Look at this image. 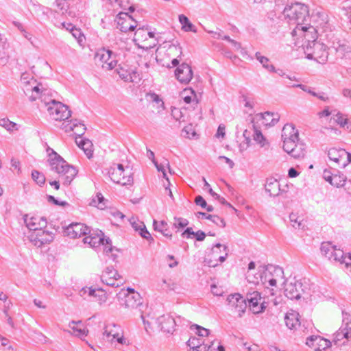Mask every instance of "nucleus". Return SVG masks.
Masks as SVG:
<instances>
[{"mask_svg":"<svg viewBox=\"0 0 351 351\" xmlns=\"http://www.w3.org/2000/svg\"><path fill=\"white\" fill-rule=\"evenodd\" d=\"M283 15L288 22L295 25L292 31V36L296 40L316 39V29L313 26H307L305 22L309 19L308 8L305 4L295 3L287 6L283 11Z\"/></svg>","mask_w":351,"mask_h":351,"instance_id":"nucleus-1","label":"nucleus"},{"mask_svg":"<svg viewBox=\"0 0 351 351\" xmlns=\"http://www.w3.org/2000/svg\"><path fill=\"white\" fill-rule=\"evenodd\" d=\"M283 149L294 158H302L305 156L304 144L299 141L298 131L292 124H286L282 130Z\"/></svg>","mask_w":351,"mask_h":351,"instance_id":"nucleus-2","label":"nucleus"},{"mask_svg":"<svg viewBox=\"0 0 351 351\" xmlns=\"http://www.w3.org/2000/svg\"><path fill=\"white\" fill-rule=\"evenodd\" d=\"M49 164L51 170L59 175V180L65 186H69L77 174L78 171L68 164L60 155L53 151L50 155Z\"/></svg>","mask_w":351,"mask_h":351,"instance_id":"nucleus-3","label":"nucleus"},{"mask_svg":"<svg viewBox=\"0 0 351 351\" xmlns=\"http://www.w3.org/2000/svg\"><path fill=\"white\" fill-rule=\"evenodd\" d=\"M316 39H302L295 40V45L302 47L308 59L314 60L319 64H325L328 60V52L327 47L321 43L315 42Z\"/></svg>","mask_w":351,"mask_h":351,"instance_id":"nucleus-4","label":"nucleus"},{"mask_svg":"<svg viewBox=\"0 0 351 351\" xmlns=\"http://www.w3.org/2000/svg\"><path fill=\"white\" fill-rule=\"evenodd\" d=\"M121 45H122L120 47L121 51H113L104 48L98 50L95 55L96 62L106 71L113 69L117 66V62L121 60V57H125L123 51L125 43L122 42Z\"/></svg>","mask_w":351,"mask_h":351,"instance_id":"nucleus-5","label":"nucleus"},{"mask_svg":"<svg viewBox=\"0 0 351 351\" xmlns=\"http://www.w3.org/2000/svg\"><path fill=\"white\" fill-rule=\"evenodd\" d=\"M40 108H45L50 118L55 121H65L71 115L67 106L54 99H50L49 101L42 100Z\"/></svg>","mask_w":351,"mask_h":351,"instance_id":"nucleus-6","label":"nucleus"},{"mask_svg":"<svg viewBox=\"0 0 351 351\" xmlns=\"http://www.w3.org/2000/svg\"><path fill=\"white\" fill-rule=\"evenodd\" d=\"M108 173L110 180L123 186L130 185L133 183L131 170L129 168L124 169L121 164H113L108 169Z\"/></svg>","mask_w":351,"mask_h":351,"instance_id":"nucleus-7","label":"nucleus"},{"mask_svg":"<svg viewBox=\"0 0 351 351\" xmlns=\"http://www.w3.org/2000/svg\"><path fill=\"white\" fill-rule=\"evenodd\" d=\"M247 300L250 310L255 314L261 313L267 306L265 304L269 302V301L265 302V298H262L258 291L247 293ZM270 302H272L274 305L278 304L276 299H271Z\"/></svg>","mask_w":351,"mask_h":351,"instance_id":"nucleus-8","label":"nucleus"},{"mask_svg":"<svg viewBox=\"0 0 351 351\" xmlns=\"http://www.w3.org/2000/svg\"><path fill=\"white\" fill-rule=\"evenodd\" d=\"M104 337L106 339L113 343L117 342L121 345L126 344V340L123 337V332L121 327L114 324H108L106 325L104 332Z\"/></svg>","mask_w":351,"mask_h":351,"instance_id":"nucleus-9","label":"nucleus"},{"mask_svg":"<svg viewBox=\"0 0 351 351\" xmlns=\"http://www.w3.org/2000/svg\"><path fill=\"white\" fill-rule=\"evenodd\" d=\"M312 24H306L307 26H313L316 29V39L317 38L318 32L321 33L326 32L328 29V15L325 12L320 10L314 11L308 19Z\"/></svg>","mask_w":351,"mask_h":351,"instance_id":"nucleus-10","label":"nucleus"},{"mask_svg":"<svg viewBox=\"0 0 351 351\" xmlns=\"http://www.w3.org/2000/svg\"><path fill=\"white\" fill-rule=\"evenodd\" d=\"M328 156L339 167L344 168L351 162V154L344 149L331 148L328 152Z\"/></svg>","mask_w":351,"mask_h":351,"instance_id":"nucleus-11","label":"nucleus"},{"mask_svg":"<svg viewBox=\"0 0 351 351\" xmlns=\"http://www.w3.org/2000/svg\"><path fill=\"white\" fill-rule=\"evenodd\" d=\"M284 293L291 300L300 299L304 293L302 283L295 278L287 280L284 282Z\"/></svg>","mask_w":351,"mask_h":351,"instance_id":"nucleus-12","label":"nucleus"},{"mask_svg":"<svg viewBox=\"0 0 351 351\" xmlns=\"http://www.w3.org/2000/svg\"><path fill=\"white\" fill-rule=\"evenodd\" d=\"M27 237L34 245L41 247L44 244L51 243L54 239V234L51 232L41 229L36 232H28Z\"/></svg>","mask_w":351,"mask_h":351,"instance_id":"nucleus-13","label":"nucleus"},{"mask_svg":"<svg viewBox=\"0 0 351 351\" xmlns=\"http://www.w3.org/2000/svg\"><path fill=\"white\" fill-rule=\"evenodd\" d=\"M117 28L122 32H133L137 26V23L132 17L125 12H120L115 19Z\"/></svg>","mask_w":351,"mask_h":351,"instance_id":"nucleus-14","label":"nucleus"},{"mask_svg":"<svg viewBox=\"0 0 351 351\" xmlns=\"http://www.w3.org/2000/svg\"><path fill=\"white\" fill-rule=\"evenodd\" d=\"M125 307L132 311L134 315H141L143 312L145 306L143 304L142 298L138 293L133 292L125 296Z\"/></svg>","mask_w":351,"mask_h":351,"instance_id":"nucleus-15","label":"nucleus"},{"mask_svg":"<svg viewBox=\"0 0 351 351\" xmlns=\"http://www.w3.org/2000/svg\"><path fill=\"white\" fill-rule=\"evenodd\" d=\"M321 254L330 261L337 263L343 257V252L330 242H323L320 247Z\"/></svg>","mask_w":351,"mask_h":351,"instance_id":"nucleus-16","label":"nucleus"},{"mask_svg":"<svg viewBox=\"0 0 351 351\" xmlns=\"http://www.w3.org/2000/svg\"><path fill=\"white\" fill-rule=\"evenodd\" d=\"M227 302L231 310L237 313L240 317L245 312L247 308L245 299H244L239 293H234L228 295Z\"/></svg>","mask_w":351,"mask_h":351,"instance_id":"nucleus-17","label":"nucleus"},{"mask_svg":"<svg viewBox=\"0 0 351 351\" xmlns=\"http://www.w3.org/2000/svg\"><path fill=\"white\" fill-rule=\"evenodd\" d=\"M22 86L25 94L31 101H36L41 97L43 86L38 83L36 80H31L27 84L22 85Z\"/></svg>","mask_w":351,"mask_h":351,"instance_id":"nucleus-18","label":"nucleus"},{"mask_svg":"<svg viewBox=\"0 0 351 351\" xmlns=\"http://www.w3.org/2000/svg\"><path fill=\"white\" fill-rule=\"evenodd\" d=\"M101 280L103 283L112 287H118L123 284L120 276L113 267H107L103 272Z\"/></svg>","mask_w":351,"mask_h":351,"instance_id":"nucleus-19","label":"nucleus"},{"mask_svg":"<svg viewBox=\"0 0 351 351\" xmlns=\"http://www.w3.org/2000/svg\"><path fill=\"white\" fill-rule=\"evenodd\" d=\"M306 344L314 351H328L331 346V342L329 340L318 335L308 337Z\"/></svg>","mask_w":351,"mask_h":351,"instance_id":"nucleus-20","label":"nucleus"},{"mask_svg":"<svg viewBox=\"0 0 351 351\" xmlns=\"http://www.w3.org/2000/svg\"><path fill=\"white\" fill-rule=\"evenodd\" d=\"M64 233L68 237L75 239L87 235L88 233H90V228L84 223H73L65 228Z\"/></svg>","mask_w":351,"mask_h":351,"instance_id":"nucleus-21","label":"nucleus"},{"mask_svg":"<svg viewBox=\"0 0 351 351\" xmlns=\"http://www.w3.org/2000/svg\"><path fill=\"white\" fill-rule=\"evenodd\" d=\"M176 79L182 84H186L190 82L193 77V71L191 67L183 63L178 66L175 71Z\"/></svg>","mask_w":351,"mask_h":351,"instance_id":"nucleus-22","label":"nucleus"},{"mask_svg":"<svg viewBox=\"0 0 351 351\" xmlns=\"http://www.w3.org/2000/svg\"><path fill=\"white\" fill-rule=\"evenodd\" d=\"M24 221L29 229V232L38 231L45 228L47 226V220L44 217H28L25 215L24 217Z\"/></svg>","mask_w":351,"mask_h":351,"instance_id":"nucleus-23","label":"nucleus"},{"mask_svg":"<svg viewBox=\"0 0 351 351\" xmlns=\"http://www.w3.org/2000/svg\"><path fill=\"white\" fill-rule=\"evenodd\" d=\"M323 178L326 182L337 188L344 186L346 182V177L343 174H333L328 170L324 171Z\"/></svg>","mask_w":351,"mask_h":351,"instance_id":"nucleus-24","label":"nucleus"},{"mask_svg":"<svg viewBox=\"0 0 351 351\" xmlns=\"http://www.w3.org/2000/svg\"><path fill=\"white\" fill-rule=\"evenodd\" d=\"M104 234L101 231L88 233L84 238V244H88L90 247L95 248L101 244H104Z\"/></svg>","mask_w":351,"mask_h":351,"instance_id":"nucleus-25","label":"nucleus"},{"mask_svg":"<svg viewBox=\"0 0 351 351\" xmlns=\"http://www.w3.org/2000/svg\"><path fill=\"white\" fill-rule=\"evenodd\" d=\"M167 54L169 58H173L171 66H176L179 64V60L178 58L181 57L182 50L178 41L169 45L167 49Z\"/></svg>","mask_w":351,"mask_h":351,"instance_id":"nucleus-26","label":"nucleus"},{"mask_svg":"<svg viewBox=\"0 0 351 351\" xmlns=\"http://www.w3.org/2000/svg\"><path fill=\"white\" fill-rule=\"evenodd\" d=\"M228 255V249L226 245L220 243L215 245L211 250V256L215 261H219L223 263L226 261Z\"/></svg>","mask_w":351,"mask_h":351,"instance_id":"nucleus-27","label":"nucleus"},{"mask_svg":"<svg viewBox=\"0 0 351 351\" xmlns=\"http://www.w3.org/2000/svg\"><path fill=\"white\" fill-rule=\"evenodd\" d=\"M158 326L167 333H172L175 330L176 322L169 315H164L158 317Z\"/></svg>","mask_w":351,"mask_h":351,"instance_id":"nucleus-28","label":"nucleus"},{"mask_svg":"<svg viewBox=\"0 0 351 351\" xmlns=\"http://www.w3.org/2000/svg\"><path fill=\"white\" fill-rule=\"evenodd\" d=\"M69 327L71 329L69 332L81 339L87 336L88 330L84 326L82 321H72L69 324Z\"/></svg>","mask_w":351,"mask_h":351,"instance_id":"nucleus-29","label":"nucleus"},{"mask_svg":"<svg viewBox=\"0 0 351 351\" xmlns=\"http://www.w3.org/2000/svg\"><path fill=\"white\" fill-rule=\"evenodd\" d=\"M332 49L335 51L337 58H346L351 53V47L345 42L338 41L333 43Z\"/></svg>","mask_w":351,"mask_h":351,"instance_id":"nucleus-30","label":"nucleus"},{"mask_svg":"<svg viewBox=\"0 0 351 351\" xmlns=\"http://www.w3.org/2000/svg\"><path fill=\"white\" fill-rule=\"evenodd\" d=\"M131 226L135 231L138 232L139 234L147 240L152 239L150 233L147 231L145 225L141 221L132 217L130 220Z\"/></svg>","mask_w":351,"mask_h":351,"instance_id":"nucleus-31","label":"nucleus"},{"mask_svg":"<svg viewBox=\"0 0 351 351\" xmlns=\"http://www.w3.org/2000/svg\"><path fill=\"white\" fill-rule=\"evenodd\" d=\"M286 326L289 329H295L300 326L299 313L294 311L288 312L285 317Z\"/></svg>","mask_w":351,"mask_h":351,"instance_id":"nucleus-32","label":"nucleus"},{"mask_svg":"<svg viewBox=\"0 0 351 351\" xmlns=\"http://www.w3.org/2000/svg\"><path fill=\"white\" fill-rule=\"evenodd\" d=\"M340 330L346 335V339H351V315L342 311V324Z\"/></svg>","mask_w":351,"mask_h":351,"instance_id":"nucleus-33","label":"nucleus"},{"mask_svg":"<svg viewBox=\"0 0 351 351\" xmlns=\"http://www.w3.org/2000/svg\"><path fill=\"white\" fill-rule=\"evenodd\" d=\"M290 223L295 229L303 230L306 226L304 218L298 213H291L289 215Z\"/></svg>","mask_w":351,"mask_h":351,"instance_id":"nucleus-34","label":"nucleus"},{"mask_svg":"<svg viewBox=\"0 0 351 351\" xmlns=\"http://www.w3.org/2000/svg\"><path fill=\"white\" fill-rule=\"evenodd\" d=\"M154 33L147 31L143 28H138L134 33V41L139 47V44L145 43L147 38L152 37Z\"/></svg>","mask_w":351,"mask_h":351,"instance_id":"nucleus-35","label":"nucleus"},{"mask_svg":"<svg viewBox=\"0 0 351 351\" xmlns=\"http://www.w3.org/2000/svg\"><path fill=\"white\" fill-rule=\"evenodd\" d=\"M265 190L271 196H277L280 193V184L274 178L267 179L265 184Z\"/></svg>","mask_w":351,"mask_h":351,"instance_id":"nucleus-36","label":"nucleus"},{"mask_svg":"<svg viewBox=\"0 0 351 351\" xmlns=\"http://www.w3.org/2000/svg\"><path fill=\"white\" fill-rule=\"evenodd\" d=\"M76 143L84 152L88 158L93 156V143L88 139H81L79 141L76 140Z\"/></svg>","mask_w":351,"mask_h":351,"instance_id":"nucleus-37","label":"nucleus"},{"mask_svg":"<svg viewBox=\"0 0 351 351\" xmlns=\"http://www.w3.org/2000/svg\"><path fill=\"white\" fill-rule=\"evenodd\" d=\"M140 316L142 319L146 331L148 332L149 329H151L152 328V326L154 324L158 326V317L156 319L150 313L145 315L143 312L140 315Z\"/></svg>","mask_w":351,"mask_h":351,"instance_id":"nucleus-38","label":"nucleus"},{"mask_svg":"<svg viewBox=\"0 0 351 351\" xmlns=\"http://www.w3.org/2000/svg\"><path fill=\"white\" fill-rule=\"evenodd\" d=\"M196 216L198 218L202 217H204L207 219H209L212 222L215 223L217 226L221 227V228H223L226 226V223H225L224 220L217 215H208V214H206L203 212H197L196 213Z\"/></svg>","mask_w":351,"mask_h":351,"instance_id":"nucleus-39","label":"nucleus"},{"mask_svg":"<svg viewBox=\"0 0 351 351\" xmlns=\"http://www.w3.org/2000/svg\"><path fill=\"white\" fill-rule=\"evenodd\" d=\"M256 59L262 64L263 67L270 71H276L275 66L270 63V60L268 58L263 56L260 52L255 53Z\"/></svg>","mask_w":351,"mask_h":351,"instance_id":"nucleus-40","label":"nucleus"},{"mask_svg":"<svg viewBox=\"0 0 351 351\" xmlns=\"http://www.w3.org/2000/svg\"><path fill=\"white\" fill-rule=\"evenodd\" d=\"M255 269V263L251 261L248 264V271L246 274V278L250 282L256 284L258 282V279L262 280L261 274H254L253 270Z\"/></svg>","mask_w":351,"mask_h":351,"instance_id":"nucleus-41","label":"nucleus"},{"mask_svg":"<svg viewBox=\"0 0 351 351\" xmlns=\"http://www.w3.org/2000/svg\"><path fill=\"white\" fill-rule=\"evenodd\" d=\"M153 226L155 230L161 232L165 237H171V234L168 230V224L165 221H157L154 220Z\"/></svg>","mask_w":351,"mask_h":351,"instance_id":"nucleus-42","label":"nucleus"},{"mask_svg":"<svg viewBox=\"0 0 351 351\" xmlns=\"http://www.w3.org/2000/svg\"><path fill=\"white\" fill-rule=\"evenodd\" d=\"M261 116L263 119V123L265 125H274L278 121V115L272 112H265Z\"/></svg>","mask_w":351,"mask_h":351,"instance_id":"nucleus-43","label":"nucleus"},{"mask_svg":"<svg viewBox=\"0 0 351 351\" xmlns=\"http://www.w3.org/2000/svg\"><path fill=\"white\" fill-rule=\"evenodd\" d=\"M295 86H299L301 90L303 91L310 94L311 95L317 97L318 99L324 101H327L328 100V97H326L324 93H316L314 90L313 88L307 86L306 85H296Z\"/></svg>","mask_w":351,"mask_h":351,"instance_id":"nucleus-44","label":"nucleus"},{"mask_svg":"<svg viewBox=\"0 0 351 351\" xmlns=\"http://www.w3.org/2000/svg\"><path fill=\"white\" fill-rule=\"evenodd\" d=\"M94 292L95 293L91 296L94 298V301L98 302L99 304H102L107 301L108 295L104 289L94 288Z\"/></svg>","mask_w":351,"mask_h":351,"instance_id":"nucleus-45","label":"nucleus"},{"mask_svg":"<svg viewBox=\"0 0 351 351\" xmlns=\"http://www.w3.org/2000/svg\"><path fill=\"white\" fill-rule=\"evenodd\" d=\"M153 163L154 164L155 167H156L157 170L158 171H161L162 173L163 178L166 179V180L168 182V185L170 184L169 178H167V173H166V168L169 169V171L170 173H171V170L170 168L169 162L167 160H165L163 163L158 164L155 160H153Z\"/></svg>","mask_w":351,"mask_h":351,"instance_id":"nucleus-46","label":"nucleus"},{"mask_svg":"<svg viewBox=\"0 0 351 351\" xmlns=\"http://www.w3.org/2000/svg\"><path fill=\"white\" fill-rule=\"evenodd\" d=\"M179 22L182 25V29L185 32H196L194 25L189 21V19L184 14L179 15Z\"/></svg>","mask_w":351,"mask_h":351,"instance_id":"nucleus-47","label":"nucleus"},{"mask_svg":"<svg viewBox=\"0 0 351 351\" xmlns=\"http://www.w3.org/2000/svg\"><path fill=\"white\" fill-rule=\"evenodd\" d=\"M254 134L253 139L256 141L261 147H263L268 144L267 139L263 135L261 130L253 126Z\"/></svg>","mask_w":351,"mask_h":351,"instance_id":"nucleus-48","label":"nucleus"},{"mask_svg":"<svg viewBox=\"0 0 351 351\" xmlns=\"http://www.w3.org/2000/svg\"><path fill=\"white\" fill-rule=\"evenodd\" d=\"M90 205L103 210L106 206L103 195L101 193L97 194V195L91 200Z\"/></svg>","mask_w":351,"mask_h":351,"instance_id":"nucleus-49","label":"nucleus"},{"mask_svg":"<svg viewBox=\"0 0 351 351\" xmlns=\"http://www.w3.org/2000/svg\"><path fill=\"white\" fill-rule=\"evenodd\" d=\"M158 43L157 39L154 36V34L152 37L147 38V40L143 44H139V48L143 49H149L154 47Z\"/></svg>","mask_w":351,"mask_h":351,"instance_id":"nucleus-50","label":"nucleus"},{"mask_svg":"<svg viewBox=\"0 0 351 351\" xmlns=\"http://www.w3.org/2000/svg\"><path fill=\"white\" fill-rule=\"evenodd\" d=\"M86 128L85 125L78 121L77 119L74 120V125H73V134L76 136H81L84 134Z\"/></svg>","mask_w":351,"mask_h":351,"instance_id":"nucleus-51","label":"nucleus"},{"mask_svg":"<svg viewBox=\"0 0 351 351\" xmlns=\"http://www.w3.org/2000/svg\"><path fill=\"white\" fill-rule=\"evenodd\" d=\"M104 252L107 255L110 256V253H112L113 252H119V250L112 247L110 243V240L109 239H106L104 240Z\"/></svg>","mask_w":351,"mask_h":351,"instance_id":"nucleus-52","label":"nucleus"},{"mask_svg":"<svg viewBox=\"0 0 351 351\" xmlns=\"http://www.w3.org/2000/svg\"><path fill=\"white\" fill-rule=\"evenodd\" d=\"M344 339L347 340L346 335L341 331V330L339 329L334 335L333 341L335 344H344Z\"/></svg>","mask_w":351,"mask_h":351,"instance_id":"nucleus-53","label":"nucleus"},{"mask_svg":"<svg viewBox=\"0 0 351 351\" xmlns=\"http://www.w3.org/2000/svg\"><path fill=\"white\" fill-rule=\"evenodd\" d=\"M182 133L184 136L189 138H194L196 136V132L192 125L184 127L182 130Z\"/></svg>","mask_w":351,"mask_h":351,"instance_id":"nucleus-54","label":"nucleus"},{"mask_svg":"<svg viewBox=\"0 0 351 351\" xmlns=\"http://www.w3.org/2000/svg\"><path fill=\"white\" fill-rule=\"evenodd\" d=\"M32 179L39 185H42L45 182L44 175L41 174L39 171L34 170L32 173Z\"/></svg>","mask_w":351,"mask_h":351,"instance_id":"nucleus-55","label":"nucleus"},{"mask_svg":"<svg viewBox=\"0 0 351 351\" xmlns=\"http://www.w3.org/2000/svg\"><path fill=\"white\" fill-rule=\"evenodd\" d=\"M8 45L6 42V38L0 34V56L1 60L3 59L4 56L6 54V49Z\"/></svg>","mask_w":351,"mask_h":351,"instance_id":"nucleus-56","label":"nucleus"},{"mask_svg":"<svg viewBox=\"0 0 351 351\" xmlns=\"http://www.w3.org/2000/svg\"><path fill=\"white\" fill-rule=\"evenodd\" d=\"M335 120L341 128H345V125L347 123L348 119L346 115L338 112L335 116Z\"/></svg>","mask_w":351,"mask_h":351,"instance_id":"nucleus-57","label":"nucleus"},{"mask_svg":"<svg viewBox=\"0 0 351 351\" xmlns=\"http://www.w3.org/2000/svg\"><path fill=\"white\" fill-rule=\"evenodd\" d=\"M337 263L344 264L346 268L351 272V254L346 255L343 253V257L339 258Z\"/></svg>","mask_w":351,"mask_h":351,"instance_id":"nucleus-58","label":"nucleus"},{"mask_svg":"<svg viewBox=\"0 0 351 351\" xmlns=\"http://www.w3.org/2000/svg\"><path fill=\"white\" fill-rule=\"evenodd\" d=\"M94 293V288L93 287H85L80 291V296L83 297L84 299L92 296Z\"/></svg>","mask_w":351,"mask_h":351,"instance_id":"nucleus-59","label":"nucleus"},{"mask_svg":"<svg viewBox=\"0 0 351 351\" xmlns=\"http://www.w3.org/2000/svg\"><path fill=\"white\" fill-rule=\"evenodd\" d=\"M0 125L8 131H12L16 126V123L7 119H0Z\"/></svg>","mask_w":351,"mask_h":351,"instance_id":"nucleus-60","label":"nucleus"},{"mask_svg":"<svg viewBox=\"0 0 351 351\" xmlns=\"http://www.w3.org/2000/svg\"><path fill=\"white\" fill-rule=\"evenodd\" d=\"M117 73L119 77L123 80L125 82L132 81V77L130 76V71L124 70L122 68L117 69Z\"/></svg>","mask_w":351,"mask_h":351,"instance_id":"nucleus-61","label":"nucleus"},{"mask_svg":"<svg viewBox=\"0 0 351 351\" xmlns=\"http://www.w3.org/2000/svg\"><path fill=\"white\" fill-rule=\"evenodd\" d=\"M189 224V221L187 219L182 218V217H175L173 226L176 228H184Z\"/></svg>","mask_w":351,"mask_h":351,"instance_id":"nucleus-62","label":"nucleus"},{"mask_svg":"<svg viewBox=\"0 0 351 351\" xmlns=\"http://www.w3.org/2000/svg\"><path fill=\"white\" fill-rule=\"evenodd\" d=\"M56 5L60 11H62V13H64V11H66L69 7L66 0H56Z\"/></svg>","mask_w":351,"mask_h":351,"instance_id":"nucleus-63","label":"nucleus"},{"mask_svg":"<svg viewBox=\"0 0 351 351\" xmlns=\"http://www.w3.org/2000/svg\"><path fill=\"white\" fill-rule=\"evenodd\" d=\"M171 116L175 120L178 121H181V119L183 117L181 110L176 107L171 108Z\"/></svg>","mask_w":351,"mask_h":351,"instance_id":"nucleus-64","label":"nucleus"}]
</instances>
